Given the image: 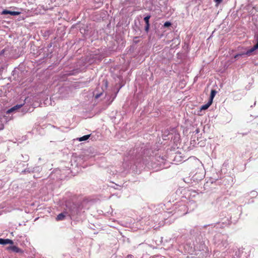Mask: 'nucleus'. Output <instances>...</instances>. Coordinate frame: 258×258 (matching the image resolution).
Instances as JSON below:
<instances>
[{"label": "nucleus", "mask_w": 258, "mask_h": 258, "mask_svg": "<svg viewBox=\"0 0 258 258\" xmlns=\"http://www.w3.org/2000/svg\"><path fill=\"white\" fill-rule=\"evenodd\" d=\"M255 38L256 41V43L251 48L246 51L247 55H250L252 52L258 49V33L255 34Z\"/></svg>", "instance_id": "f257e3e1"}, {"label": "nucleus", "mask_w": 258, "mask_h": 258, "mask_svg": "<svg viewBox=\"0 0 258 258\" xmlns=\"http://www.w3.org/2000/svg\"><path fill=\"white\" fill-rule=\"evenodd\" d=\"M151 18V16L150 15H147L144 18V20L146 23V26L145 27V31L148 33L150 28V23H149V19Z\"/></svg>", "instance_id": "f03ea898"}, {"label": "nucleus", "mask_w": 258, "mask_h": 258, "mask_svg": "<svg viewBox=\"0 0 258 258\" xmlns=\"http://www.w3.org/2000/svg\"><path fill=\"white\" fill-rule=\"evenodd\" d=\"M2 14L4 15L10 14L12 16H17L19 15L20 13L19 12L11 11L7 10H5L2 12Z\"/></svg>", "instance_id": "7ed1b4c3"}, {"label": "nucleus", "mask_w": 258, "mask_h": 258, "mask_svg": "<svg viewBox=\"0 0 258 258\" xmlns=\"http://www.w3.org/2000/svg\"><path fill=\"white\" fill-rule=\"evenodd\" d=\"M23 105V104H17V105L14 106V107H12L11 108L9 109V110H8L7 111V113H8V114L10 113L13 112L14 111L21 108Z\"/></svg>", "instance_id": "20e7f679"}, {"label": "nucleus", "mask_w": 258, "mask_h": 258, "mask_svg": "<svg viewBox=\"0 0 258 258\" xmlns=\"http://www.w3.org/2000/svg\"><path fill=\"white\" fill-rule=\"evenodd\" d=\"M13 240L9 239L0 238V244L6 245L7 244H13Z\"/></svg>", "instance_id": "39448f33"}, {"label": "nucleus", "mask_w": 258, "mask_h": 258, "mask_svg": "<svg viewBox=\"0 0 258 258\" xmlns=\"http://www.w3.org/2000/svg\"><path fill=\"white\" fill-rule=\"evenodd\" d=\"M8 248L15 252H23V251L21 249L19 248L18 247H17L15 245L10 246L8 247Z\"/></svg>", "instance_id": "423d86ee"}, {"label": "nucleus", "mask_w": 258, "mask_h": 258, "mask_svg": "<svg viewBox=\"0 0 258 258\" xmlns=\"http://www.w3.org/2000/svg\"><path fill=\"white\" fill-rule=\"evenodd\" d=\"M65 217H66L65 214L63 213H61L59 214L57 216L56 219L57 221L63 220L64 219Z\"/></svg>", "instance_id": "0eeeda50"}, {"label": "nucleus", "mask_w": 258, "mask_h": 258, "mask_svg": "<svg viewBox=\"0 0 258 258\" xmlns=\"http://www.w3.org/2000/svg\"><path fill=\"white\" fill-rule=\"evenodd\" d=\"M217 93V91L215 90H212L211 92L210 99L209 101H211V102H213V98H214L216 94Z\"/></svg>", "instance_id": "6e6552de"}, {"label": "nucleus", "mask_w": 258, "mask_h": 258, "mask_svg": "<svg viewBox=\"0 0 258 258\" xmlns=\"http://www.w3.org/2000/svg\"><path fill=\"white\" fill-rule=\"evenodd\" d=\"M212 103L211 102V101H209L207 104L201 106V110H206V109H208L210 107V106L212 104Z\"/></svg>", "instance_id": "1a4fd4ad"}, {"label": "nucleus", "mask_w": 258, "mask_h": 258, "mask_svg": "<svg viewBox=\"0 0 258 258\" xmlns=\"http://www.w3.org/2000/svg\"><path fill=\"white\" fill-rule=\"evenodd\" d=\"M90 136V135H85L78 139V140L80 142L88 140Z\"/></svg>", "instance_id": "9d476101"}, {"label": "nucleus", "mask_w": 258, "mask_h": 258, "mask_svg": "<svg viewBox=\"0 0 258 258\" xmlns=\"http://www.w3.org/2000/svg\"><path fill=\"white\" fill-rule=\"evenodd\" d=\"M247 55L246 53V52L245 53H238L235 55L234 58H237L239 56H241L242 55Z\"/></svg>", "instance_id": "9b49d317"}, {"label": "nucleus", "mask_w": 258, "mask_h": 258, "mask_svg": "<svg viewBox=\"0 0 258 258\" xmlns=\"http://www.w3.org/2000/svg\"><path fill=\"white\" fill-rule=\"evenodd\" d=\"M171 25V23L170 22H166L164 23V27H169Z\"/></svg>", "instance_id": "f8f14e48"}, {"label": "nucleus", "mask_w": 258, "mask_h": 258, "mask_svg": "<svg viewBox=\"0 0 258 258\" xmlns=\"http://www.w3.org/2000/svg\"><path fill=\"white\" fill-rule=\"evenodd\" d=\"M223 1V0H214L215 2L216 3V5H219Z\"/></svg>", "instance_id": "ddd939ff"}, {"label": "nucleus", "mask_w": 258, "mask_h": 258, "mask_svg": "<svg viewBox=\"0 0 258 258\" xmlns=\"http://www.w3.org/2000/svg\"><path fill=\"white\" fill-rule=\"evenodd\" d=\"M251 194H252V196H253V197H256L257 195V192L255 191H252L251 192Z\"/></svg>", "instance_id": "4468645a"}, {"label": "nucleus", "mask_w": 258, "mask_h": 258, "mask_svg": "<svg viewBox=\"0 0 258 258\" xmlns=\"http://www.w3.org/2000/svg\"><path fill=\"white\" fill-rule=\"evenodd\" d=\"M102 95V93H99V94H97L95 97L96 99H98L99 98L101 95Z\"/></svg>", "instance_id": "2eb2a0df"}, {"label": "nucleus", "mask_w": 258, "mask_h": 258, "mask_svg": "<svg viewBox=\"0 0 258 258\" xmlns=\"http://www.w3.org/2000/svg\"><path fill=\"white\" fill-rule=\"evenodd\" d=\"M126 258H133V256L132 255H128Z\"/></svg>", "instance_id": "dca6fc26"}, {"label": "nucleus", "mask_w": 258, "mask_h": 258, "mask_svg": "<svg viewBox=\"0 0 258 258\" xmlns=\"http://www.w3.org/2000/svg\"><path fill=\"white\" fill-rule=\"evenodd\" d=\"M76 214H77V213H76L75 211H72V213H71L72 215H75Z\"/></svg>", "instance_id": "f3484780"}, {"label": "nucleus", "mask_w": 258, "mask_h": 258, "mask_svg": "<svg viewBox=\"0 0 258 258\" xmlns=\"http://www.w3.org/2000/svg\"><path fill=\"white\" fill-rule=\"evenodd\" d=\"M3 53H4V50L0 52V55H2V54H3Z\"/></svg>", "instance_id": "a211bd4d"}, {"label": "nucleus", "mask_w": 258, "mask_h": 258, "mask_svg": "<svg viewBox=\"0 0 258 258\" xmlns=\"http://www.w3.org/2000/svg\"><path fill=\"white\" fill-rule=\"evenodd\" d=\"M23 172H28V171H26V170H24V171H22Z\"/></svg>", "instance_id": "6ab92c4d"}, {"label": "nucleus", "mask_w": 258, "mask_h": 258, "mask_svg": "<svg viewBox=\"0 0 258 258\" xmlns=\"http://www.w3.org/2000/svg\"><path fill=\"white\" fill-rule=\"evenodd\" d=\"M196 132H197V133H199L198 130H197Z\"/></svg>", "instance_id": "aec40b11"}]
</instances>
